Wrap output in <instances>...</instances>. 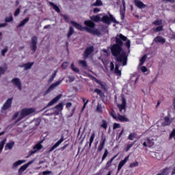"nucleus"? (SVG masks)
Listing matches in <instances>:
<instances>
[{"instance_id": "f257e3e1", "label": "nucleus", "mask_w": 175, "mask_h": 175, "mask_svg": "<svg viewBox=\"0 0 175 175\" xmlns=\"http://www.w3.org/2000/svg\"><path fill=\"white\" fill-rule=\"evenodd\" d=\"M126 37L122 33L115 37L116 44L111 46V53L116 58L117 62L122 64V66H126L128 64V55L126 51H122L124 42H126Z\"/></svg>"}, {"instance_id": "f03ea898", "label": "nucleus", "mask_w": 175, "mask_h": 175, "mask_svg": "<svg viewBox=\"0 0 175 175\" xmlns=\"http://www.w3.org/2000/svg\"><path fill=\"white\" fill-rule=\"evenodd\" d=\"M70 23L77 29L78 31H86L88 33H92L94 36L96 35L97 36H100L102 33L98 29H91L87 27H83L81 25L71 21Z\"/></svg>"}, {"instance_id": "7ed1b4c3", "label": "nucleus", "mask_w": 175, "mask_h": 175, "mask_svg": "<svg viewBox=\"0 0 175 175\" xmlns=\"http://www.w3.org/2000/svg\"><path fill=\"white\" fill-rule=\"evenodd\" d=\"M35 112V109L33 108H24L21 111V116L16 120V122L21 121L23 118H25L27 116H29V114H32V113Z\"/></svg>"}, {"instance_id": "20e7f679", "label": "nucleus", "mask_w": 175, "mask_h": 175, "mask_svg": "<svg viewBox=\"0 0 175 175\" xmlns=\"http://www.w3.org/2000/svg\"><path fill=\"white\" fill-rule=\"evenodd\" d=\"M101 21L105 24H110V23H114V24H118L116 18L113 16V15L110 14L109 17L107 15H105L101 18Z\"/></svg>"}, {"instance_id": "39448f33", "label": "nucleus", "mask_w": 175, "mask_h": 175, "mask_svg": "<svg viewBox=\"0 0 175 175\" xmlns=\"http://www.w3.org/2000/svg\"><path fill=\"white\" fill-rule=\"evenodd\" d=\"M42 148H43V146L42 145L41 142L38 143L33 146V150H30L26 158H30L31 155H33V154L36 153L38 151H39V150H42Z\"/></svg>"}, {"instance_id": "423d86ee", "label": "nucleus", "mask_w": 175, "mask_h": 175, "mask_svg": "<svg viewBox=\"0 0 175 175\" xmlns=\"http://www.w3.org/2000/svg\"><path fill=\"white\" fill-rule=\"evenodd\" d=\"M30 49L33 53H36V49H38V37L36 36L31 38Z\"/></svg>"}, {"instance_id": "0eeeda50", "label": "nucleus", "mask_w": 175, "mask_h": 175, "mask_svg": "<svg viewBox=\"0 0 175 175\" xmlns=\"http://www.w3.org/2000/svg\"><path fill=\"white\" fill-rule=\"evenodd\" d=\"M144 140L145 142H144L142 144L144 147H148V148H151V147H152L154 144L153 138L147 137Z\"/></svg>"}, {"instance_id": "6e6552de", "label": "nucleus", "mask_w": 175, "mask_h": 175, "mask_svg": "<svg viewBox=\"0 0 175 175\" xmlns=\"http://www.w3.org/2000/svg\"><path fill=\"white\" fill-rule=\"evenodd\" d=\"M92 53H94V46H90L86 48V49L83 52V58L85 59H87V58H88V57H90V55H91Z\"/></svg>"}, {"instance_id": "1a4fd4ad", "label": "nucleus", "mask_w": 175, "mask_h": 175, "mask_svg": "<svg viewBox=\"0 0 175 175\" xmlns=\"http://www.w3.org/2000/svg\"><path fill=\"white\" fill-rule=\"evenodd\" d=\"M12 103H13V98H8L2 106V110H8L12 107Z\"/></svg>"}, {"instance_id": "9d476101", "label": "nucleus", "mask_w": 175, "mask_h": 175, "mask_svg": "<svg viewBox=\"0 0 175 175\" xmlns=\"http://www.w3.org/2000/svg\"><path fill=\"white\" fill-rule=\"evenodd\" d=\"M118 108L119 109L120 113L122 114H124V113L126 111V100L125 98L123 99L121 105H118Z\"/></svg>"}, {"instance_id": "9b49d317", "label": "nucleus", "mask_w": 175, "mask_h": 175, "mask_svg": "<svg viewBox=\"0 0 175 175\" xmlns=\"http://www.w3.org/2000/svg\"><path fill=\"white\" fill-rule=\"evenodd\" d=\"M11 83L14 84L18 90L21 91L23 90V85H21V81H20V79L18 78H14L12 79Z\"/></svg>"}, {"instance_id": "f8f14e48", "label": "nucleus", "mask_w": 175, "mask_h": 175, "mask_svg": "<svg viewBox=\"0 0 175 175\" xmlns=\"http://www.w3.org/2000/svg\"><path fill=\"white\" fill-rule=\"evenodd\" d=\"M59 84H61V81H58L53 83L52 85H51L50 87L45 92L44 95H47V94H49V92H51V91H53V90H54V88H55L56 87H58Z\"/></svg>"}, {"instance_id": "ddd939ff", "label": "nucleus", "mask_w": 175, "mask_h": 175, "mask_svg": "<svg viewBox=\"0 0 175 175\" xmlns=\"http://www.w3.org/2000/svg\"><path fill=\"white\" fill-rule=\"evenodd\" d=\"M62 98V94H59L56 97H55L52 100H51L46 105V107H50V106H53V105H55Z\"/></svg>"}, {"instance_id": "4468645a", "label": "nucleus", "mask_w": 175, "mask_h": 175, "mask_svg": "<svg viewBox=\"0 0 175 175\" xmlns=\"http://www.w3.org/2000/svg\"><path fill=\"white\" fill-rule=\"evenodd\" d=\"M64 140H65V138H64V136H62L60 139L58 140L49 150V152H53V150L55 148H57V147H58L59 146V144H61V143H62L64 142Z\"/></svg>"}, {"instance_id": "2eb2a0df", "label": "nucleus", "mask_w": 175, "mask_h": 175, "mask_svg": "<svg viewBox=\"0 0 175 175\" xmlns=\"http://www.w3.org/2000/svg\"><path fill=\"white\" fill-rule=\"evenodd\" d=\"M105 144H106V138L103 137L100 142L98 146L97 152H100V151H102V150H103V148H105Z\"/></svg>"}, {"instance_id": "dca6fc26", "label": "nucleus", "mask_w": 175, "mask_h": 175, "mask_svg": "<svg viewBox=\"0 0 175 175\" xmlns=\"http://www.w3.org/2000/svg\"><path fill=\"white\" fill-rule=\"evenodd\" d=\"M128 159H129V156H126L124 160L120 161V162L119 163L118 165V172H120V170H121V169H122V167L124 166V165H125V163H126V162H128Z\"/></svg>"}, {"instance_id": "f3484780", "label": "nucleus", "mask_w": 175, "mask_h": 175, "mask_svg": "<svg viewBox=\"0 0 175 175\" xmlns=\"http://www.w3.org/2000/svg\"><path fill=\"white\" fill-rule=\"evenodd\" d=\"M172 122H173V118H170L169 116H165L164 122L162 123V125L163 126H169Z\"/></svg>"}, {"instance_id": "a211bd4d", "label": "nucleus", "mask_w": 175, "mask_h": 175, "mask_svg": "<svg viewBox=\"0 0 175 175\" xmlns=\"http://www.w3.org/2000/svg\"><path fill=\"white\" fill-rule=\"evenodd\" d=\"M118 157V154L113 157L109 161L107 162L105 167L106 170H109V169H110V167H111V163H113V161H114V159H116Z\"/></svg>"}, {"instance_id": "6ab92c4d", "label": "nucleus", "mask_w": 175, "mask_h": 175, "mask_svg": "<svg viewBox=\"0 0 175 175\" xmlns=\"http://www.w3.org/2000/svg\"><path fill=\"white\" fill-rule=\"evenodd\" d=\"M135 5L138 8V9H144L146 8V5L144 2L140 0H135L134 1Z\"/></svg>"}, {"instance_id": "aec40b11", "label": "nucleus", "mask_w": 175, "mask_h": 175, "mask_svg": "<svg viewBox=\"0 0 175 175\" xmlns=\"http://www.w3.org/2000/svg\"><path fill=\"white\" fill-rule=\"evenodd\" d=\"M117 121H120V122H129V119L125 117V116L118 113Z\"/></svg>"}, {"instance_id": "412c9836", "label": "nucleus", "mask_w": 175, "mask_h": 175, "mask_svg": "<svg viewBox=\"0 0 175 175\" xmlns=\"http://www.w3.org/2000/svg\"><path fill=\"white\" fill-rule=\"evenodd\" d=\"M123 8L120 10V18L121 20H125V1H122Z\"/></svg>"}, {"instance_id": "4be33fe9", "label": "nucleus", "mask_w": 175, "mask_h": 175, "mask_svg": "<svg viewBox=\"0 0 175 175\" xmlns=\"http://www.w3.org/2000/svg\"><path fill=\"white\" fill-rule=\"evenodd\" d=\"M84 24L86 27H88V28H90V29H94V28H95V23L92 22V21H85Z\"/></svg>"}, {"instance_id": "5701e85b", "label": "nucleus", "mask_w": 175, "mask_h": 175, "mask_svg": "<svg viewBox=\"0 0 175 175\" xmlns=\"http://www.w3.org/2000/svg\"><path fill=\"white\" fill-rule=\"evenodd\" d=\"M153 42H155V43H162V44H163L164 43H165L166 40L159 36H157L154 38Z\"/></svg>"}, {"instance_id": "b1692460", "label": "nucleus", "mask_w": 175, "mask_h": 175, "mask_svg": "<svg viewBox=\"0 0 175 175\" xmlns=\"http://www.w3.org/2000/svg\"><path fill=\"white\" fill-rule=\"evenodd\" d=\"M34 64V62H27L26 64H23L22 66H20V68H24L25 70H28V69H31L32 68V66Z\"/></svg>"}, {"instance_id": "393cba45", "label": "nucleus", "mask_w": 175, "mask_h": 175, "mask_svg": "<svg viewBox=\"0 0 175 175\" xmlns=\"http://www.w3.org/2000/svg\"><path fill=\"white\" fill-rule=\"evenodd\" d=\"M94 92L97 94V95H99L100 98H101L102 99H103V98H105V93L103 92H102V90L100 89H95L94 90Z\"/></svg>"}, {"instance_id": "a878e982", "label": "nucleus", "mask_w": 175, "mask_h": 175, "mask_svg": "<svg viewBox=\"0 0 175 175\" xmlns=\"http://www.w3.org/2000/svg\"><path fill=\"white\" fill-rule=\"evenodd\" d=\"M51 6H52L53 9L54 10H55V12H57V13H61V10L59 9V7L55 4H54V3L51 2L50 3Z\"/></svg>"}, {"instance_id": "bb28decb", "label": "nucleus", "mask_w": 175, "mask_h": 175, "mask_svg": "<svg viewBox=\"0 0 175 175\" xmlns=\"http://www.w3.org/2000/svg\"><path fill=\"white\" fill-rule=\"evenodd\" d=\"M28 21H29V17L25 18L22 21H21L19 25H18V28H21V27H24V25L27 24Z\"/></svg>"}, {"instance_id": "cd10ccee", "label": "nucleus", "mask_w": 175, "mask_h": 175, "mask_svg": "<svg viewBox=\"0 0 175 175\" xmlns=\"http://www.w3.org/2000/svg\"><path fill=\"white\" fill-rule=\"evenodd\" d=\"M73 33H75V29L72 26H70L69 27V31L67 33V38L68 39H70V36H72L73 35Z\"/></svg>"}, {"instance_id": "c85d7f7f", "label": "nucleus", "mask_w": 175, "mask_h": 175, "mask_svg": "<svg viewBox=\"0 0 175 175\" xmlns=\"http://www.w3.org/2000/svg\"><path fill=\"white\" fill-rule=\"evenodd\" d=\"M28 169V167L26 164L22 165L18 170V174H23V172H25Z\"/></svg>"}, {"instance_id": "c756f323", "label": "nucleus", "mask_w": 175, "mask_h": 175, "mask_svg": "<svg viewBox=\"0 0 175 175\" xmlns=\"http://www.w3.org/2000/svg\"><path fill=\"white\" fill-rule=\"evenodd\" d=\"M94 139H95V133H93L90 138L89 147L91 148L92 143H94Z\"/></svg>"}, {"instance_id": "7c9ffc66", "label": "nucleus", "mask_w": 175, "mask_h": 175, "mask_svg": "<svg viewBox=\"0 0 175 175\" xmlns=\"http://www.w3.org/2000/svg\"><path fill=\"white\" fill-rule=\"evenodd\" d=\"M107 155H109V150H107V149H105L102 157L101 163L105 161V159H106V158H107Z\"/></svg>"}, {"instance_id": "2f4dec72", "label": "nucleus", "mask_w": 175, "mask_h": 175, "mask_svg": "<svg viewBox=\"0 0 175 175\" xmlns=\"http://www.w3.org/2000/svg\"><path fill=\"white\" fill-rule=\"evenodd\" d=\"M14 146V142H8L5 145V148H8V150H12Z\"/></svg>"}, {"instance_id": "473e14b6", "label": "nucleus", "mask_w": 175, "mask_h": 175, "mask_svg": "<svg viewBox=\"0 0 175 175\" xmlns=\"http://www.w3.org/2000/svg\"><path fill=\"white\" fill-rule=\"evenodd\" d=\"M92 21H94V23H98V21H100V16L98 15L93 16L91 18Z\"/></svg>"}, {"instance_id": "72a5a7b5", "label": "nucleus", "mask_w": 175, "mask_h": 175, "mask_svg": "<svg viewBox=\"0 0 175 175\" xmlns=\"http://www.w3.org/2000/svg\"><path fill=\"white\" fill-rule=\"evenodd\" d=\"M115 74L116 76H121V70H120V67L117 64L115 67Z\"/></svg>"}, {"instance_id": "f704fd0d", "label": "nucleus", "mask_w": 175, "mask_h": 175, "mask_svg": "<svg viewBox=\"0 0 175 175\" xmlns=\"http://www.w3.org/2000/svg\"><path fill=\"white\" fill-rule=\"evenodd\" d=\"M6 143V138H4L1 142H0V154L2 152V150H3V146Z\"/></svg>"}, {"instance_id": "c9c22d12", "label": "nucleus", "mask_w": 175, "mask_h": 175, "mask_svg": "<svg viewBox=\"0 0 175 175\" xmlns=\"http://www.w3.org/2000/svg\"><path fill=\"white\" fill-rule=\"evenodd\" d=\"M24 162H25V161L24 160H19L18 161H16L13 163V167H17V166H20V165H22V163H24Z\"/></svg>"}, {"instance_id": "e433bc0d", "label": "nucleus", "mask_w": 175, "mask_h": 175, "mask_svg": "<svg viewBox=\"0 0 175 175\" xmlns=\"http://www.w3.org/2000/svg\"><path fill=\"white\" fill-rule=\"evenodd\" d=\"M79 64L82 68H87L88 66L87 62L85 60H79Z\"/></svg>"}, {"instance_id": "4c0bfd02", "label": "nucleus", "mask_w": 175, "mask_h": 175, "mask_svg": "<svg viewBox=\"0 0 175 175\" xmlns=\"http://www.w3.org/2000/svg\"><path fill=\"white\" fill-rule=\"evenodd\" d=\"M146 59H147V55H145L140 59L139 66H142V65L144 64V62H146Z\"/></svg>"}, {"instance_id": "58836bf2", "label": "nucleus", "mask_w": 175, "mask_h": 175, "mask_svg": "<svg viewBox=\"0 0 175 175\" xmlns=\"http://www.w3.org/2000/svg\"><path fill=\"white\" fill-rule=\"evenodd\" d=\"M101 128H103V129H107V121L105 120H102V124L100 125Z\"/></svg>"}, {"instance_id": "ea45409f", "label": "nucleus", "mask_w": 175, "mask_h": 175, "mask_svg": "<svg viewBox=\"0 0 175 175\" xmlns=\"http://www.w3.org/2000/svg\"><path fill=\"white\" fill-rule=\"evenodd\" d=\"M70 68L72 69V70H73L74 72H75V73H79L80 72V70H79L77 67L75 66V64H71Z\"/></svg>"}, {"instance_id": "a19ab883", "label": "nucleus", "mask_w": 175, "mask_h": 175, "mask_svg": "<svg viewBox=\"0 0 175 175\" xmlns=\"http://www.w3.org/2000/svg\"><path fill=\"white\" fill-rule=\"evenodd\" d=\"M111 117H112L114 120L117 121V114H116V111L114 109H111V112L109 113Z\"/></svg>"}, {"instance_id": "79ce46f5", "label": "nucleus", "mask_w": 175, "mask_h": 175, "mask_svg": "<svg viewBox=\"0 0 175 175\" xmlns=\"http://www.w3.org/2000/svg\"><path fill=\"white\" fill-rule=\"evenodd\" d=\"M103 3H102V1L100 0H96L95 3L92 4V6H102Z\"/></svg>"}, {"instance_id": "37998d69", "label": "nucleus", "mask_w": 175, "mask_h": 175, "mask_svg": "<svg viewBox=\"0 0 175 175\" xmlns=\"http://www.w3.org/2000/svg\"><path fill=\"white\" fill-rule=\"evenodd\" d=\"M154 32H161V31H163V26H158L157 27L153 29Z\"/></svg>"}, {"instance_id": "c03bdc74", "label": "nucleus", "mask_w": 175, "mask_h": 175, "mask_svg": "<svg viewBox=\"0 0 175 175\" xmlns=\"http://www.w3.org/2000/svg\"><path fill=\"white\" fill-rule=\"evenodd\" d=\"M137 166H139V162H137V161L131 163L129 165V167H131V169L133 167H137Z\"/></svg>"}, {"instance_id": "a18cd8bd", "label": "nucleus", "mask_w": 175, "mask_h": 175, "mask_svg": "<svg viewBox=\"0 0 175 175\" xmlns=\"http://www.w3.org/2000/svg\"><path fill=\"white\" fill-rule=\"evenodd\" d=\"M55 109H57V110H63L64 104L62 103H59L55 107Z\"/></svg>"}, {"instance_id": "49530a36", "label": "nucleus", "mask_w": 175, "mask_h": 175, "mask_svg": "<svg viewBox=\"0 0 175 175\" xmlns=\"http://www.w3.org/2000/svg\"><path fill=\"white\" fill-rule=\"evenodd\" d=\"M135 137H136V133H131L128 136L129 140H133V139H135Z\"/></svg>"}, {"instance_id": "de8ad7c7", "label": "nucleus", "mask_w": 175, "mask_h": 175, "mask_svg": "<svg viewBox=\"0 0 175 175\" xmlns=\"http://www.w3.org/2000/svg\"><path fill=\"white\" fill-rule=\"evenodd\" d=\"M169 167H166L163 170H161V173L157 174V175H164L167 172H168Z\"/></svg>"}, {"instance_id": "09e8293b", "label": "nucleus", "mask_w": 175, "mask_h": 175, "mask_svg": "<svg viewBox=\"0 0 175 175\" xmlns=\"http://www.w3.org/2000/svg\"><path fill=\"white\" fill-rule=\"evenodd\" d=\"M135 143H136V141H134L131 144L127 145L126 151H129V150H131V148H132V147H133V145L135 144Z\"/></svg>"}, {"instance_id": "8fccbe9b", "label": "nucleus", "mask_w": 175, "mask_h": 175, "mask_svg": "<svg viewBox=\"0 0 175 175\" xmlns=\"http://www.w3.org/2000/svg\"><path fill=\"white\" fill-rule=\"evenodd\" d=\"M5 21V23H12V21H13V16H10V17H6Z\"/></svg>"}, {"instance_id": "3c124183", "label": "nucleus", "mask_w": 175, "mask_h": 175, "mask_svg": "<svg viewBox=\"0 0 175 175\" xmlns=\"http://www.w3.org/2000/svg\"><path fill=\"white\" fill-rule=\"evenodd\" d=\"M153 25H161L162 20H157L152 23Z\"/></svg>"}, {"instance_id": "603ef678", "label": "nucleus", "mask_w": 175, "mask_h": 175, "mask_svg": "<svg viewBox=\"0 0 175 175\" xmlns=\"http://www.w3.org/2000/svg\"><path fill=\"white\" fill-rule=\"evenodd\" d=\"M63 18L66 23H69V21L70 20V18L68 15H63Z\"/></svg>"}, {"instance_id": "864d4df0", "label": "nucleus", "mask_w": 175, "mask_h": 175, "mask_svg": "<svg viewBox=\"0 0 175 175\" xmlns=\"http://www.w3.org/2000/svg\"><path fill=\"white\" fill-rule=\"evenodd\" d=\"M118 128H121V124H118V123H114L113 125V129H117Z\"/></svg>"}, {"instance_id": "5fc2aeb1", "label": "nucleus", "mask_w": 175, "mask_h": 175, "mask_svg": "<svg viewBox=\"0 0 175 175\" xmlns=\"http://www.w3.org/2000/svg\"><path fill=\"white\" fill-rule=\"evenodd\" d=\"M8 47H5L3 50H1V55H3V57H5V54L8 53Z\"/></svg>"}, {"instance_id": "6e6d98bb", "label": "nucleus", "mask_w": 175, "mask_h": 175, "mask_svg": "<svg viewBox=\"0 0 175 175\" xmlns=\"http://www.w3.org/2000/svg\"><path fill=\"white\" fill-rule=\"evenodd\" d=\"M55 76H57V70H55L54 72V73L52 75L51 77L50 78V81H53L55 77Z\"/></svg>"}, {"instance_id": "4d7b16f0", "label": "nucleus", "mask_w": 175, "mask_h": 175, "mask_svg": "<svg viewBox=\"0 0 175 175\" xmlns=\"http://www.w3.org/2000/svg\"><path fill=\"white\" fill-rule=\"evenodd\" d=\"M20 12H21L20 8H17L14 12V16L17 17V16H18V14H20Z\"/></svg>"}, {"instance_id": "13d9d810", "label": "nucleus", "mask_w": 175, "mask_h": 175, "mask_svg": "<svg viewBox=\"0 0 175 175\" xmlns=\"http://www.w3.org/2000/svg\"><path fill=\"white\" fill-rule=\"evenodd\" d=\"M125 46H126V47H127V49H130L131 48V40H128L126 42Z\"/></svg>"}, {"instance_id": "bf43d9fd", "label": "nucleus", "mask_w": 175, "mask_h": 175, "mask_svg": "<svg viewBox=\"0 0 175 175\" xmlns=\"http://www.w3.org/2000/svg\"><path fill=\"white\" fill-rule=\"evenodd\" d=\"M52 173H53V172H51V171H43L42 175H49V174H51Z\"/></svg>"}, {"instance_id": "052dcab7", "label": "nucleus", "mask_w": 175, "mask_h": 175, "mask_svg": "<svg viewBox=\"0 0 175 175\" xmlns=\"http://www.w3.org/2000/svg\"><path fill=\"white\" fill-rule=\"evenodd\" d=\"M61 66L63 69H66L68 68V62H64Z\"/></svg>"}, {"instance_id": "680f3d73", "label": "nucleus", "mask_w": 175, "mask_h": 175, "mask_svg": "<svg viewBox=\"0 0 175 175\" xmlns=\"http://www.w3.org/2000/svg\"><path fill=\"white\" fill-rule=\"evenodd\" d=\"M96 110L97 111H98V113H102V107L99 105H97L96 107Z\"/></svg>"}, {"instance_id": "e2e57ef3", "label": "nucleus", "mask_w": 175, "mask_h": 175, "mask_svg": "<svg viewBox=\"0 0 175 175\" xmlns=\"http://www.w3.org/2000/svg\"><path fill=\"white\" fill-rule=\"evenodd\" d=\"M141 70H142V72H143V73H146V72H147V70H148L146 68V66H144L141 68Z\"/></svg>"}, {"instance_id": "0e129e2a", "label": "nucleus", "mask_w": 175, "mask_h": 175, "mask_svg": "<svg viewBox=\"0 0 175 175\" xmlns=\"http://www.w3.org/2000/svg\"><path fill=\"white\" fill-rule=\"evenodd\" d=\"M123 134H124V129H122L121 132L119 133L118 139H120Z\"/></svg>"}, {"instance_id": "69168bd1", "label": "nucleus", "mask_w": 175, "mask_h": 175, "mask_svg": "<svg viewBox=\"0 0 175 175\" xmlns=\"http://www.w3.org/2000/svg\"><path fill=\"white\" fill-rule=\"evenodd\" d=\"M110 69L111 71L114 70V64L113 62L110 63Z\"/></svg>"}, {"instance_id": "338daca9", "label": "nucleus", "mask_w": 175, "mask_h": 175, "mask_svg": "<svg viewBox=\"0 0 175 175\" xmlns=\"http://www.w3.org/2000/svg\"><path fill=\"white\" fill-rule=\"evenodd\" d=\"M72 107V103H67L66 104V109H69V107Z\"/></svg>"}, {"instance_id": "774afa93", "label": "nucleus", "mask_w": 175, "mask_h": 175, "mask_svg": "<svg viewBox=\"0 0 175 175\" xmlns=\"http://www.w3.org/2000/svg\"><path fill=\"white\" fill-rule=\"evenodd\" d=\"M68 146H69V144H65L63 147L60 148V150L62 151H64V150H65V148H66Z\"/></svg>"}]
</instances>
